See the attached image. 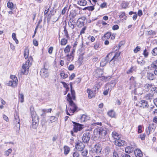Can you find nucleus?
Masks as SVG:
<instances>
[{
	"mask_svg": "<svg viewBox=\"0 0 157 157\" xmlns=\"http://www.w3.org/2000/svg\"><path fill=\"white\" fill-rule=\"evenodd\" d=\"M86 20V18L85 17H82L79 19L77 20V22L79 23V24H78L79 26H82L84 25L85 21Z\"/></svg>",
	"mask_w": 157,
	"mask_h": 157,
	"instance_id": "nucleus-19",
	"label": "nucleus"
},
{
	"mask_svg": "<svg viewBox=\"0 0 157 157\" xmlns=\"http://www.w3.org/2000/svg\"><path fill=\"white\" fill-rule=\"evenodd\" d=\"M7 6L9 8H12L13 7V3L11 2H9L7 3Z\"/></svg>",
	"mask_w": 157,
	"mask_h": 157,
	"instance_id": "nucleus-53",
	"label": "nucleus"
},
{
	"mask_svg": "<svg viewBox=\"0 0 157 157\" xmlns=\"http://www.w3.org/2000/svg\"><path fill=\"white\" fill-rule=\"evenodd\" d=\"M100 87V86L99 84L97 83L95 84L93 88V91H94L95 93H97Z\"/></svg>",
	"mask_w": 157,
	"mask_h": 157,
	"instance_id": "nucleus-28",
	"label": "nucleus"
},
{
	"mask_svg": "<svg viewBox=\"0 0 157 157\" xmlns=\"http://www.w3.org/2000/svg\"><path fill=\"white\" fill-rule=\"evenodd\" d=\"M111 36V33L110 32H108L106 33L103 37L106 38L107 39H109Z\"/></svg>",
	"mask_w": 157,
	"mask_h": 157,
	"instance_id": "nucleus-46",
	"label": "nucleus"
},
{
	"mask_svg": "<svg viewBox=\"0 0 157 157\" xmlns=\"http://www.w3.org/2000/svg\"><path fill=\"white\" fill-rule=\"evenodd\" d=\"M87 92L88 94V98L90 99H91L93 97L95 96V94L96 93H94V91H91L90 89H87Z\"/></svg>",
	"mask_w": 157,
	"mask_h": 157,
	"instance_id": "nucleus-20",
	"label": "nucleus"
},
{
	"mask_svg": "<svg viewBox=\"0 0 157 157\" xmlns=\"http://www.w3.org/2000/svg\"><path fill=\"white\" fill-rule=\"evenodd\" d=\"M154 94L149 93L145 96L144 98L146 100L151 101L152 100H154Z\"/></svg>",
	"mask_w": 157,
	"mask_h": 157,
	"instance_id": "nucleus-16",
	"label": "nucleus"
},
{
	"mask_svg": "<svg viewBox=\"0 0 157 157\" xmlns=\"http://www.w3.org/2000/svg\"><path fill=\"white\" fill-rule=\"evenodd\" d=\"M145 134H141L140 136V138L142 140H144L145 139Z\"/></svg>",
	"mask_w": 157,
	"mask_h": 157,
	"instance_id": "nucleus-60",
	"label": "nucleus"
},
{
	"mask_svg": "<svg viewBox=\"0 0 157 157\" xmlns=\"http://www.w3.org/2000/svg\"><path fill=\"white\" fill-rule=\"evenodd\" d=\"M106 2H103L100 5V6L101 8H103L106 7Z\"/></svg>",
	"mask_w": 157,
	"mask_h": 157,
	"instance_id": "nucleus-64",
	"label": "nucleus"
},
{
	"mask_svg": "<svg viewBox=\"0 0 157 157\" xmlns=\"http://www.w3.org/2000/svg\"><path fill=\"white\" fill-rule=\"evenodd\" d=\"M120 54V52H118L115 53L114 55L112 58L115 61L117 62L120 59L119 56Z\"/></svg>",
	"mask_w": 157,
	"mask_h": 157,
	"instance_id": "nucleus-25",
	"label": "nucleus"
},
{
	"mask_svg": "<svg viewBox=\"0 0 157 157\" xmlns=\"http://www.w3.org/2000/svg\"><path fill=\"white\" fill-rule=\"evenodd\" d=\"M61 83L63 85V87L66 88V92H67L69 90V87L68 85L66 83L64 82H61Z\"/></svg>",
	"mask_w": 157,
	"mask_h": 157,
	"instance_id": "nucleus-41",
	"label": "nucleus"
},
{
	"mask_svg": "<svg viewBox=\"0 0 157 157\" xmlns=\"http://www.w3.org/2000/svg\"><path fill=\"white\" fill-rule=\"evenodd\" d=\"M134 152L136 157H141L143 156V155L142 151L139 149H135Z\"/></svg>",
	"mask_w": 157,
	"mask_h": 157,
	"instance_id": "nucleus-22",
	"label": "nucleus"
},
{
	"mask_svg": "<svg viewBox=\"0 0 157 157\" xmlns=\"http://www.w3.org/2000/svg\"><path fill=\"white\" fill-rule=\"evenodd\" d=\"M64 35L66 38H69V36L67 30L66 29V27L64 28Z\"/></svg>",
	"mask_w": 157,
	"mask_h": 157,
	"instance_id": "nucleus-49",
	"label": "nucleus"
},
{
	"mask_svg": "<svg viewBox=\"0 0 157 157\" xmlns=\"http://www.w3.org/2000/svg\"><path fill=\"white\" fill-rule=\"evenodd\" d=\"M84 147L85 145L84 144L80 142H78L76 145V148L79 151L84 149Z\"/></svg>",
	"mask_w": 157,
	"mask_h": 157,
	"instance_id": "nucleus-15",
	"label": "nucleus"
},
{
	"mask_svg": "<svg viewBox=\"0 0 157 157\" xmlns=\"http://www.w3.org/2000/svg\"><path fill=\"white\" fill-rule=\"evenodd\" d=\"M90 133L86 132L84 133L82 137V140L84 142L87 143L90 140Z\"/></svg>",
	"mask_w": 157,
	"mask_h": 157,
	"instance_id": "nucleus-11",
	"label": "nucleus"
},
{
	"mask_svg": "<svg viewBox=\"0 0 157 157\" xmlns=\"http://www.w3.org/2000/svg\"><path fill=\"white\" fill-rule=\"evenodd\" d=\"M121 157H131L129 155L123 152L121 153Z\"/></svg>",
	"mask_w": 157,
	"mask_h": 157,
	"instance_id": "nucleus-56",
	"label": "nucleus"
},
{
	"mask_svg": "<svg viewBox=\"0 0 157 157\" xmlns=\"http://www.w3.org/2000/svg\"><path fill=\"white\" fill-rule=\"evenodd\" d=\"M140 49L141 48L140 47L137 46L136 48L134 49V52L135 53H136L138 52L139 51Z\"/></svg>",
	"mask_w": 157,
	"mask_h": 157,
	"instance_id": "nucleus-52",
	"label": "nucleus"
},
{
	"mask_svg": "<svg viewBox=\"0 0 157 157\" xmlns=\"http://www.w3.org/2000/svg\"><path fill=\"white\" fill-rule=\"evenodd\" d=\"M112 55L110 57H109L108 59H109V61H110L109 64L111 66L113 67L117 62L112 58Z\"/></svg>",
	"mask_w": 157,
	"mask_h": 157,
	"instance_id": "nucleus-27",
	"label": "nucleus"
},
{
	"mask_svg": "<svg viewBox=\"0 0 157 157\" xmlns=\"http://www.w3.org/2000/svg\"><path fill=\"white\" fill-rule=\"evenodd\" d=\"M12 151V149L10 148L5 152V154L6 156H8L9 154L11 153Z\"/></svg>",
	"mask_w": 157,
	"mask_h": 157,
	"instance_id": "nucleus-47",
	"label": "nucleus"
},
{
	"mask_svg": "<svg viewBox=\"0 0 157 157\" xmlns=\"http://www.w3.org/2000/svg\"><path fill=\"white\" fill-rule=\"evenodd\" d=\"M59 16L58 17L57 16H54L52 21L54 22H55L59 20Z\"/></svg>",
	"mask_w": 157,
	"mask_h": 157,
	"instance_id": "nucleus-57",
	"label": "nucleus"
},
{
	"mask_svg": "<svg viewBox=\"0 0 157 157\" xmlns=\"http://www.w3.org/2000/svg\"><path fill=\"white\" fill-rule=\"evenodd\" d=\"M154 129V128L153 125H150L148 128V130H149V132L148 133V135H149L150 132H151L152 130H153Z\"/></svg>",
	"mask_w": 157,
	"mask_h": 157,
	"instance_id": "nucleus-50",
	"label": "nucleus"
},
{
	"mask_svg": "<svg viewBox=\"0 0 157 157\" xmlns=\"http://www.w3.org/2000/svg\"><path fill=\"white\" fill-rule=\"evenodd\" d=\"M71 94L68 93L67 95V100L69 102L70 105V109L73 113L77 110V107L73 102L72 100H75V90L72 89L71 84H70Z\"/></svg>",
	"mask_w": 157,
	"mask_h": 157,
	"instance_id": "nucleus-1",
	"label": "nucleus"
},
{
	"mask_svg": "<svg viewBox=\"0 0 157 157\" xmlns=\"http://www.w3.org/2000/svg\"><path fill=\"white\" fill-rule=\"evenodd\" d=\"M72 155L73 157H79V154L77 151L74 152Z\"/></svg>",
	"mask_w": 157,
	"mask_h": 157,
	"instance_id": "nucleus-54",
	"label": "nucleus"
},
{
	"mask_svg": "<svg viewBox=\"0 0 157 157\" xmlns=\"http://www.w3.org/2000/svg\"><path fill=\"white\" fill-rule=\"evenodd\" d=\"M30 65L26 62L25 64L22 66V68L24 70L23 74L27 75L29 73V67Z\"/></svg>",
	"mask_w": 157,
	"mask_h": 157,
	"instance_id": "nucleus-12",
	"label": "nucleus"
},
{
	"mask_svg": "<svg viewBox=\"0 0 157 157\" xmlns=\"http://www.w3.org/2000/svg\"><path fill=\"white\" fill-rule=\"evenodd\" d=\"M67 42V40L65 38L61 39L60 42V44L62 45H65Z\"/></svg>",
	"mask_w": 157,
	"mask_h": 157,
	"instance_id": "nucleus-38",
	"label": "nucleus"
},
{
	"mask_svg": "<svg viewBox=\"0 0 157 157\" xmlns=\"http://www.w3.org/2000/svg\"><path fill=\"white\" fill-rule=\"evenodd\" d=\"M19 97L20 99L21 102L22 103L24 102V95L22 94H19Z\"/></svg>",
	"mask_w": 157,
	"mask_h": 157,
	"instance_id": "nucleus-45",
	"label": "nucleus"
},
{
	"mask_svg": "<svg viewBox=\"0 0 157 157\" xmlns=\"http://www.w3.org/2000/svg\"><path fill=\"white\" fill-rule=\"evenodd\" d=\"M33 61V58L31 56H30L28 58V59L26 62V63L31 65Z\"/></svg>",
	"mask_w": 157,
	"mask_h": 157,
	"instance_id": "nucleus-48",
	"label": "nucleus"
},
{
	"mask_svg": "<svg viewBox=\"0 0 157 157\" xmlns=\"http://www.w3.org/2000/svg\"><path fill=\"white\" fill-rule=\"evenodd\" d=\"M138 105L140 107L142 108H147L149 106L148 102L144 100L140 101L138 103Z\"/></svg>",
	"mask_w": 157,
	"mask_h": 157,
	"instance_id": "nucleus-7",
	"label": "nucleus"
},
{
	"mask_svg": "<svg viewBox=\"0 0 157 157\" xmlns=\"http://www.w3.org/2000/svg\"><path fill=\"white\" fill-rule=\"evenodd\" d=\"M67 63L72 61L74 59V55H72V54H67L66 56Z\"/></svg>",
	"mask_w": 157,
	"mask_h": 157,
	"instance_id": "nucleus-24",
	"label": "nucleus"
},
{
	"mask_svg": "<svg viewBox=\"0 0 157 157\" xmlns=\"http://www.w3.org/2000/svg\"><path fill=\"white\" fill-rule=\"evenodd\" d=\"M53 49V47L51 46L48 49V52L49 54H51L52 53Z\"/></svg>",
	"mask_w": 157,
	"mask_h": 157,
	"instance_id": "nucleus-59",
	"label": "nucleus"
},
{
	"mask_svg": "<svg viewBox=\"0 0 157 157\" xmlns=\"http://www.w3.org/2000/svg\"><path fill=\"white\" fill-rule=\"evenodd\" d=\"M73 122L74 124V125L73 130L75 132H76L78 131H80L82 129L83 125L75 122Z\"/></svg>",
	"mask_w": 157,
	"mask_h": 157,
	"instance_id": "nucleus-8",
	"label": "nucleus"
},
{
	"mask_svg": "<svg viewBox=\"0 0 157 157\" xmlns=\"http://www.w3.org/2000/svg\"><path fill=\"white\" fill-rule=\"evenodd\" d=\"M63 149L65 155H67L70 151V148L67 146H65L63 147Z\"/></svg>",
	"mask_w": 157,
	"mask_h": 157,
	"instance_id": "nucleus-29",
	"label": "nucleus"
},
{
	"mask_svg": "<svg viewBox=\"0 0 157 157\" xmlns=\"http://www.w3.org/2000/svg\"><path fill=\"white\" fill-rule=\"evenodd\" d=\"M68 25L72 29H73L75 28V24L71 23V22H68Z\"/></svg>",
	"mask_w": 157,
	"mask_h": 157,
	"instance_id": "nucleus-51",
	"label": "nucleus"
},
{
	"mask_svg": "<svg viewBox=\"0 0 157 157\" xmlns=\"http://www.w3.org/2000/svg\"><path fill=\"white\" fill-rule=\"evenodd\" d=\"M32 121H35L36 122H39L38 117L36 115L35 111H32L31 112Z\"/></svg>",
	"mask_w": 157,
	"mask_h": 157,
	"instance_id": "nucleus-18",
	"label": "nucleus"
},
{
	"mask_svg": "<svg viewBox=\"0 0 157 157\" xmlns=\"http://www.w3.org/2000/svg\"><path fill=\"white\" fill-rule=\"evenodd\" d=\"M108 115L111 117H114L115 116V113L113 110H111L107 113Z\"/></svg>",
	"mask_w": 157,
	"mask_h": 157,
	"instance_id": "nucleus-33",
	"label": "nucleus"
},
{
	"mask_svg": "<svg viewBox=\"0 0 157 157\" xmlns=\"http://www.w3.org/2000/svg\"><path fill=\"white\" fill-rule=\"evenodd\" d=\"M102 150V148L98 144H95L91 148L90 151V153L92 156L97 155L100 153Z\"/></svg>",
	"mask_w": 157,
	"mask_h": 157,
	"instance_id": "nucleus-2",
	"label": "nucleus"
},
{
	"mask_svg": "<svg viewBox=\"0 0 157 157\" xmlns=\"http://www.w3.org/2000/svg\"><path fill=\"white\" fill-rule=\"evenodd\" d=\"M98 132L100 136H105L107 133L106 128H100L99 129Z\"/></svg>",
	"mask_w": 157,
	"mask_h": 157,
	"instance_id": "nucleus-21",
	"label": "nucleus"
},
{
	"mask_svg": "<svg viewBox=\"0 0 157 157\" xmlns=\"http://www.w3.org/2000/svg\"><path fill=\"white\" fill-rule=\"evenodd\" d=\"M134 149L131 146L127 147L125 149V152L128 153H131L133 151Z\"/></svg>",
	"mask_w": 157,
	"mask_h": 157,
	"instance_id": "nucleus-30",
	"label": "nucleus"
},
{
	"mask_svg": "<svg viewBox=\"0 0 157 157\" xmlns=\"http://www.w3.org/2000/svg\"><path fill=\"white\" fill-rule=\"evenodd\" d=\"M38 122H36L35 121H33L32 127L34 129H36L38 125Z\"/></svg>",
	"mask_w": 157,
	"mask_h": 157,
	"instance_id": "nucleus-39",
	"label": "nucleus"
},
{
	"mask_svg": "<svg viewBox=\"0 0 157 157\" xmlns=\"http://www.w3.org/2000/svg\"><path fill=\"white\" fill-rule=\"evenodd\" d=\"M90 119V117L85 114H83L82 115L80 118L81 121V122H84L87 121Z\"/></svg>",
	"mask_w": 157,
	"mask_h": 157,
	"instance_id": "nucleus-23",
	"label": "nucleus"
},
{
	"mask_svg": "<svg viewBox=\"0 0 157 157\" xmlns=\"http://www.w3.org/2000/svg\"><path fill=\"white\" fill-rule=\"evenodd\" d=\"M14 124L16 126L17 131H19L20 127V120L18 114L16 113L14 114V118L13 120Z\"/></svg>",
	"mask_w": 157,
	"mask_h": 157,
	"instance_id": "nucleus-5",
	"label": "nucleus"
},
{
	"mask_svg": "<svg viewBox=\"0 0 157 157\" xmlns=\"http://www.w3.org/2000/svg\"><path fill=\"white\" fill-rule=\"evenodd\" d=\"M40 75L44 78L48 77L49 75V73L48 70L44 67L41 69L40 71Z\"/></svg>",
	"mask_w": 157,
	"mask_h": 157,
	"instance_id": "nucleus-10",
	"label": "nucleus"
},
{
	"mask_svg": "<svg viewBox=\"0 0 157 157\" xmlns=\"http://www.w3.org/2000/svg\"><path fill=\"white\" fill-rule=\"evenodd\" d=\"M119 17L121 19L122 21L125 20L127 18V17L125 15L124 12H122L121 14L119 16Z\"/></svg>",
	"mask_w": 157,
	"mask_h": 157,
	"instance_id": "nucleus-35",
	"label": "nucleus"
},
{
	"mask_svg": "<svg viewBox=\"0 0 157 157\" xmlns=\"http://www.w3.org/2000/svg\"><path fill=\"white\" fill-rule=\"evenodd\" d=\"M81 154L84 156V157L86 156L87 154L88 151L87 150L83 149L82 151H81Z\"/></svg>",
	"mask_w": 157,
	"mask_h": 157,
	"instance_id": "nucleus-40",
	"label": "nucleus"
},
{
	"mask_svg": "<svg viewBox=\"0 0 157 157\" xmlns=\"http://www.w3.org/2000/svg\"><path fill=\"white\" fill-rule=\"evenodd\" d=\"M71 48V47L70 45H68L65 48L64 50V52L65 53H69Z\"/></svg>",
	"mask_w": 157,
	"mask_h": 157,
	"instance_id": "nucleus-36",
	"label": "nucleus"
},
{
	"mask_svg": "<svg viewBox=\"0 0 157 157\" xmlns=\"http://www.w3.org/2000/svg\"><path fill=\"white\" fill-rule=\"evenodd\" d=\"M87 3L86 0H79L78 4L80 6H85L86 5Z\"/></svg>",
	"mask_w": 157,
	"mask_h": 157,
	"instance_id": "nucleus-31",
	"label": "nucleus"
},
{
	"mask_svg": "<svg viewBox=\"0 0 157 157\" xmlns=\"http://www.w3.org/2000/svg\"><path fill=\"white\" fill-rule=\"evenodd\" d=\"M152 84L151 83H147L145 84L144 87V90L146 92H148L151 90L152 86Z\"/></svg>",
	"mask_w": 157,
	"mask_h": 157,
	"instance_id": "nucleus-17",
	"label": "nucleus"
},
{
	"mask_svg": "<svg viewBox=\"0 0 157 157\" xmlns=\"http://www.w3.org/2000/svg\"><path fill=\"white\" fill-rule=\"evenodd\" d=\"M151 53L154 56L157 55V47L155 48L151 52Z\"/></svg>",
	"mask_w": 157,
	"mask_h": 157,
	"instance_id": "nucleus-44",
	"label": "nucleus"
},
{
	"mask_svg": "<svg viewBox=\"0 0 157 157\" xmlns=\"http://www.w3.org/2000/svg\"><path fill=\"white\" fill-rule=\"evenodd\" d=\"M114 144L117 146L119 147L122 146L125 144V142L124 140H121L119 139H117L114 141Z\"/></svg>",
	"mask_w": 157,
	"mask_h": 157,
	"instance_id": "nucleus-14",
	"label": "nucleus"
},
{
	"mask_svg": "<svg viewBox=\"0 0 157 157\" xmlns=\"http://www.w3.org/2000/svg\"><path fill=\"white\" fill-rule=\"evenodd\" d=\"M128 3L126 2H123L121 4L122 7L124 9H125L128 6Z\"/></svg>",
	"mask_w": 157,
	"mask_h": 157,
	"instance_id": "nucleus-43",
	"label": "nucleus"
},
{
	"mask_svg": "<svg viewBox=\"0 0 157 157\" xmlns=\"http://www.w3.org/2000/svg\"><path fill=\"white\" fill-rule=\"evenodd\" d=\"M60 75L61 77L63 78H65L68 77L67 75V74H66L63 71H62L61 72L60 74Z\"/></svg>",
	"mask_w": 157,
	"mask_h": 157,
	"instance_id": "nucleus-42",
	"label": "nucleus"
},
{
	"mask_svg": "<svg viewBox=\"0 0 157 157\" xmlns=\"http://www.w3.org/2000/svg\"><path fill=\"white\" fill-rule=\"evenodd\" d=\"M154 72L147 71V77L148 79L150 80H153L156 78L155 76Z\"/></svg>",
	"mask_w": 157,
	"mask_h": 157,
	"instance_id": "nucleus-13",
	"label": "nucleus"
},
{
	"mask_svg": "<svg viewBox=\"0 0 157 157\" xmlns=\"http://www.w3.org/2000/svg\"><path fill=\"white\" fill-rule=\"evenodd\" d=\"M10 78L11 80L9 81L7 83L8 85L15 88L17 86L18 83L17 78L14 75H11Z\"/></svg>",
	"mask_w": 157,
	"mask_h": 157,
	"instance_id": "nucleus-4",
	"label": "nucleus"
},
{
	"mask_svg": "<svg viewBox=\"0 0 157 157\" xmlns=\"http://www.w3.org/2000/svg\"><path fill=\"white\" fill-rule=\"evenodd\" d=\"M134 70L133 67H131V68L127 71V74H129L132 73Z\"/></svg>",
	"mask_w": 157,
	"mask_h": 157,
	"instance_id": "nucleus-55",
	"label": "nucleus"
},
{
	"mask_svg": "<svg viewBox=\"0 0 157 157\" xmlns=\"http://www.w3.org/2000/svg\"><path fill=\"white\" fill-rule=\"evenodd\" d=\"M119 27L118 25H114L112 27L113 30H114L118 29Z\"/></svg>",
	"mask_w": 157,
	"mask_h": 157,
	"instance_id": "nucleus-62",
	"label": "nucleus"
},
{
	"mask_svg": "<svg viewBox=\"0 0 157 157\" xmlns=\"http://www.w3.org/2000/svg\"><path fill=\"white\" fill-rule=\"evenodd\" d=\"M112 136L113 138L116 140L120 139L121 138L120 135L119 133L115 131L112 132Z\"/></svg>",
	"mask_w": 157,
	"mask_h": 157,
	"instance_id": "nucleus-26",
	"label": "nucleus"
},
{
	"mask_svg": "<svg viewBox=\"0 0 157 157\" xmlns=\"http://www.w3.org/2000/svg\"><path fill=\"white\" fill-rule=\"evenodd\" d=\"M143 55H144V57H147L148 56V52H147V50L146 49H145L144 51L143 52Z\"/></svg>",
	"mask_w": 157,
	"mask_h": 157,
	"instance_id": "nucleus-63",
	"label": "nucleus"
},
{
	"mask_svg": "<svg viewBox=\"0 0 157 157\" xmlns=\"http://www.w3.org/2000/svg\"><path fill=\"white\" fill-rule=\"evenodd\" d=\"M150 91L153 93L152 94H154L155 93H157V87L155 86L153 84L151 88Z\"/></svg>",
	"mask_w": 157,
	"mask_h": 157,
	"instance_id": "nucleus-34",
	"label": "nucleus"
},
{
	"mask_svg": "<svg viewBox=\"0 0 157 157\" xmlns=\"http://www.w3.org/2000/svg\"><path fill=\"white\" fill-rule=\"evenodd\" d=\"M97 77L100 78L101 80L102 81H107L108 77L103 76H101L103 74V71L101 69L98 70L97 71Z\"/></svg>",
	"mask_w": 157,
	"mask_h": 157,
	"instance_id": "nucleus-9",
	"label": "nucleus"
},
{
	"mask_svg": "<svg viewBox=\"0 0 157 157\" xmlns=\"http://www.w3.org/2000/svg\"><path fill=\"white\" fill-rule=\"evenodd\" d=\"M120 155H121V152L114 150L113 153V157H120Z\"/></svg>",
	"mask_w": 157,
	"mask_h": 157,
	"instance_id": "nucleus-32",
	"label": "nucleus"
},
{
	"mask_svg": "<svg viewBox=\"0 0 157 157\" xmlns=\"http://www.w3.org/2000/svg\"><path fill=\"white\" fill-rule=\"evenodd\" d=\"M115 83L114 81H111L110 83L106 84L105 86L104 91L103 94L105 95H107L109 91H111V90L115 86Z\"/></svg>",
	"mask_w": 157,
	"mask_h": 157,
	"instance_id": "nucleus-3",
	"label": "nucleus"
},
{
	"mask_svg": "<svg viewBox=\"0 0 157 157\" xmlns=\"http://www.w3.org/2000/svg\"><path fill=\"white\" fill-rule=\"evenodd\" d=\"M74 68V66L73 64H71L68 67V69L70 71H72Z\"/></svg>",
	"mask_w": 157,
	"mask_h": 157,
	"instance_id": "nucleus-61",
	"label": "nucleus"
},
{
	"mask_svg": "<svg viewBox=\"0 0 157 157\" xmlns=\"http://www.w3.org/2000/svg\"><path fill=\"white\" fill-rule=\"evenodd\" d=\"M112 56V53H110L104 59H103L100 62V66L102 67L105 66L109 61V59L108 58Z\"/></svg>",
	"mask_w": 157,
	"mask_h": 157,
	"instance_id": "nucleus-6",
	"label": "nucleus"
},
{
	"mask_svg": "<svg viewBox=\"0 0 157 157\" xmlns=\"http://www.w3.org/2000/svg\"><path fill=\"white\" fill-rule=\"evenodd\" d=\"M29 50L27 48L25 49L24 53V57L26 59L28 57Z\"/></svg>",
	"mask_w": 157,
	"mask_h": 157,
	"instance_id": "nucleus-37",
	"label": "nucleus"
},
{
	"mask_svg": "<svg viewBox=\"0 0 157 157\" xmlns=\"http://www.w3.org/2000/svg\"><path fill=\"white\" fill-rule=\"evenodd\" d=\"M99 44L98 42H96L94 44V48L95 49H97L99 48Z\"/></svg>",
	"mask_w": 157,
	"mask_h": 157,
	"instance_id": "nucleus-58",
	"label": "nucleus"
}]
</instances>
